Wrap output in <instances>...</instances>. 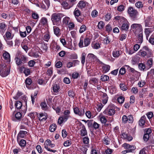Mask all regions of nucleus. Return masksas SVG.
<instances>
[{"instance_id":"nucleus-1","label":"nucleus","mask_w":154,"mask_h":154,"mask_svg":"<svg viewBox=\"0 0 154 154\" xmlns=\"http://www.w3.org/2000/svg\"><path fill=\"white\" fill-rule=\"evenodd\" d=\"M137 54L141 57H146L149 58L152 57V54L149 48L147 46H144L142 49H140L137 53Z\"/></svg>"},{"instance_id":"nucleus-2","label":"nucleus","mask_w":154,"mask_h":154,"mask_svg":"<svg viewBox=\"0 0 154 154\" xmlns=\"http://www.w3.org/2000/svg\"><path fill=\"white\" fill-rule=\"evenodd\" d=\"M62 14L60 13H54L51 16V19L54 25L59 26L61 24V18Z\"/></svg>"},{"instance_id":"nucleus-3","label":"nucleus","mask_w":154,"mask_h":154,"mask_svg":"<svg viewBox=\"0 0 154 154\" xmlns=\"http://www.w3.org/2000/svg\"><path fill=\"white\" fill-rule=\"evenodd\" d=\"M0 75L2 77L7 76L10 73V70L9 67H7L5 64L0 65Z\"/></svg>"},{"instance_id":"nucleus-4","label":"nucleus","mask_w":154,"mask_h":154,"mask_svg":"<svg viewBox=\"0 0 154 154\" xmlns=\"http://www.w3.org/2000/svg\"><path fill=\"white\" fill-rule=\"evenodd\" d=\"M91 41L90 39L88 38H84L83 36H81L80 39V41L79 43V47L82 48L84 47H87L90 44Z\"/></svg>"},{"instance_id":"nucleus-5","label":"nucleus","mask_w":154,"mask_h":154,"mask_svg":"<svg viewBox=\"0 0 154 154\" xmlns=\"http://www.w3.org/2000/svg\"><path fill=\"white\" fill-rule=\"evenodd\" d=\"M131 29L136 34L143 33V27L142 25L138 23H134L131 26Z\"/></svg>"},{"instance_id":"nucleus-6","label":"nucleus","mask_w":154,"mask_h":154,"mask_svg":"<svg viewBox=\"0 0 154 154\" xmlns=\"http://www.w3.org/2000/svg\"><path fill=\"white\" fill-rule=\"evenodd\" d=\"M127 12L129 16L132 18L135 19L139 14L138 11L132 7L130 6L127 9Z\"/></svg>"},{"instance_id":"nucleus-7","label":"nucleus","mask_w":154,"mask_h":154,"mask_svg":"<svg viewBox=\"0 0 154 154\" xmlns=\"http://www.w3.org/2000/svg\"><path fill=\"white\" fill-rule=\"evenodd\" d=\"M103 113L109 116H112L115 113V107L110 105L103 112Z\"/></svg>"},{"instance_id":"nucleus-8","label":"nucleus","mask_w":154,"mask_h":154,"mask_svg":"<svg viewBox=\"0 0 154 154\" xmlns=\"http://www.w3.org/2000/svg\"><path fill=\"white\" fill-rule=\"evenodd\" d=\"M73 14L77 21L81 23L82 19L79 17L81 15L80 11L78 8H76L73 12Z\"/></svg>"},{"instance_id":"nucleus-9","label":"nucleus","mask_w":154,"mask_h":154,"mask_svg":"<svg viewBox=\"0 0 154 154\" xmlns=\"http://www.w3.org/2000/svg\"><path fill=\"white\" fill-rule=\"evenodd\" d=\"M73 111L74 113L79 116H83L85 114V109H84L82 110H80L78 107H75L73 109Z\"/></svg>"},{"instance_id":"nucleus-10","label":"nucleus","mask_w":154,"mask_h":154,"mask_svg":"<svg viewBox=\"0 0 154 154\" xmlns=\"http://www.w3.org/2000/svg\"><path fill=\"white\" fill-rule=\"evenodd\" d=\"M7 25L6 23L3 22L0 23V33L3 35L7 29Z\"/></svg>"},{"instance_id":"nucleus-11","label":"nucleus","mask_w":154,"mask_h":154,"mask_svg":"<svg viewBox=\"0 0 154 154\" xmlns=\"http://www.w3.org/2000/svg\"><path fill=\"white\" fill-rule=\"evenodd\" d=\"M37 116L40 121H45L48 118V115L47 113L45 112L38 114Z\"/></svg>"},{"instance_id":"nucleus-12","label":"nucleus","mask_w":154,"mask_h":154,"mask_svg":"<svg viewBox=\"0 0 154 154\" xmlns=\"http://www.w3.org/2000/svg\"><path fill=\"white\" fill-rule=\"evenodd\" d=\"M124 145L125 149L128 150L130 152H132L135 149V147L133 145H130L127 143H125Z\"/></svg>"},{"instance_id":"nucleus-13","label":"nucleus","mask_w":154,"mask_h":154,"mask_svg":"<svg viewBox=\"0 0 154 154\" xmlns=\"http://www.w3.org/2000/svg\"><path fill=\"white\" fill-rule=\"evenodd\" d=\"M124 21L125 22L122 24L121 29L123 30H127L129 28V23L126 19H124Z\"/></svg>"},{"instance_id":"nucleus-14","label":"nucleus","mask_w":154,"mask_h":154,"mask_svg":"<svg viewBox=\"0 0 154 154\" xmlns=\"http://www.w3.org/2000/svg\"><path fill=\"white\" fill-rule=\"evenodd\" d=\"M153 30L154 29L153 28H146L144 29V32L147 39H148V37L150 33L153 32Z\"/></svg>"},{"instance_id":"nucleus-15","label":"nucleus","mask_w":154,"mask_h":154,"mask_svg":"<svg viewBox=\"0 0 154 154\" xmlns=\"http://www.w3.org/2000/svg\"><path fill=\"white\" fill-rule=\"evenodd\" d=\"M14 35L9 31H7L5 35L3 36L5 40H11L12 39Z\"/></svg>"},{"instance_id":"nucleus-16","label":"nucleus","mask_w":154,"mask_h":154,"mask_svg":"<svg viewBox=\"0 0 154 154\" xmlns=\"http://www.w3.org/2000/svg\"><path fill=\"white\" fill-rule=\"evenodd\" d=\"M70 114V112L69 110H66L64 111L63 116V117L66 119V121L69 118L71 117Z\"/></svg>"},{"instance_id":"nucleus-17","label":"nucleus","mask_w":154,"mask_h":154,"mask_svg":"<svg viewBox=\"0 0 154 154\" xmlns=\"http://www.w3.org/2000/svg\"><path fill=\"white\" fill-rule=\"evenodd\" d=\"M61 5L65 9H69L71 8L69 4L66 1H63Z\"/></svg>"},{"instance_id":"nucleus-18","label":"nucleus","mask_w":154,"mask_h":154,"mask_svg":"<svg viewBox=\"0 0 154 154\" xmlns=\"http://www.w3.org/2000/svg\"><path fill=\"white\" fill-rule=\"evenodd\" d=\"M27 133V132L26 131H20L17 135V139L24 138L26 136Z\"/></svg>"},{"instance_id":"nucleus-19","label":"nucleus","mask_w":154,"mask_h":154,"mask_svg":"<svg viewBox=\"0 0 154 154\" xmlns=\"http://www.w3.org/2000/svg\"><path fill=\"white\" fill-rule=\"evenodd\" d=\"M53 30L54 34L57 37H59L61 35L60 29L57 26L53 27Z\"/></svg>"},{"instance_id":"nucleus-20","label":"nucleus","mask_w":154,"mask_h":154,"mask_svg":"<svg viewBox=\"0 0 154 154\" xmlns=\"http://www.w3.org/2000/svg\"><path fill=\"white\" fill-rule=\"evenodd\" d=\"M146 119V117L144 115L141 117L139 121V125L140 126H143L144 125Z\"/></svg>"},{"instance_id":"nucleus-21","label":"nucleus","mask_w":154,"mask_h":154,"mask_svg":"<svg viewBox=\"0 0 154 154\" xmlns=\"http://www.w3.org/2000/svg\"><path fill=\"white\" fill-rule=\"evenodd\" d=\"M50 38V35L49 32L45 33L43 35L42 38L44 41L48 42Z\"/></svg>"},{"instance_id":"nucleus-22","label":"nucleus","mask_w":154,"mask_h":154,"mask_svg":"<svg viewBox=\"0 0 154 154\" xmlns=\"http://www.w3.org/2000/svg\"><path fill=\"white\" fill-rule=\"evenodd\" d=\"M52 90L54 93H57L60 90V87L59 85L54 84L53 85Z\"/></svg>"},{"instance_id":"nucleus-23","label":"nucleus","mask_w":154,"mask_h":154,"mask_svg":"<svg viewBox=\"0 0 154 154\" xmlns=\"http://www.w3.org/2000/svg\"><path fill=\"white\" fill-rule=\"evenodd\" d=\"M140 58L137 56L132 57L131 60V63L133 65L137 64L139 62Z\"/></svg>"},{"instance_id":"nucleus-24","label":"nucleus","mask_w":154,"mask_h":154,"mask_svg":"<svg viewBox=\"0 0 154 154\" xmlns=\"http://www.w3.org/2000/svg\"><path fill=\"white\" fill-rule=\"evenodd\" d=\"M108 98V97L106 94V93H103L102 97L103 103L104 104H105L107 102Z\"/></svg>"},{"instance_id":"nucleus-25","label":"nucleus","mask_w":154,"mask_h":154,"mask_svg":"<svg viewBox=\"0 0 154 154\" xmlns=\"http://www.w3.org/2000/svg\"><path fill=\"white\" fill-rule=\"evenodd\" d=\"M87 134V132L85 126L83 125L80 131V135L82 136H84Z\"/></svg>"},{"instance_id":"nucleus-26","label":"nucleus","mask_w":154,"mask_h":154,"mask_svg":"<svg viewBox=\"0 0 154 154\" xmlns=\"http://www.w3.org/2000/svg\"><path fill=\"white\" fill-rule=\"evenodd\" d=\"M138 37L137 40V42L141 44L143 41V34L142 33H138L137 34Z\"/></svg>"},{"instance_id":"nucleus-27","label":"nucleus","mask_w":154,"mask_h":154,"mask_svg":"<svg viewBox=\"0 0 154 154\" xmlns=\"http://www.w3.org/2000/svg\"><path fill=\"white\" fill-rule=\"evenodd\" d=\"M78 62V61L77 60H74L72 62H69L67 63L66 67L69 68L72 66H75V63Z\"/></svg>"},{"instance_id":"nucleus-28","label":"nucleus","mask_w":154,"mask_h":154,"mask_svg":"<svg viewBox=\"0 0 154 154\" xmlns=\"http://www.w3.org/2000/svg\"><path fill=\"white\" fill-rule=\"evenodd\" d=\"M86 4H87V3L84 1H81L79 2L77 5L78 7L82 9L85 8Z\"/></svg>"},{"instance_id":"nucleus-29","label":"nucleus","mask_w":154,"mask_h":154,"mask_svg":"<svg viewBox=\"0 0 154 154\" xmlns=\"http://www.w3.org/2000/svg\"><path fill=\"white\" fill-rule=\"evenodd\" d=\"M153 63V59L151 58L149 59L146 61V65L149 68H151L152 67Z\"/></svg>"},{"instance_id":"nucleus-30","label":"nucleus","mask_w":154,"mask_h":154,"mask_svg":"<svg viewBox=\"0 0 154 154\" xmlns=\"http://www.w3.org/2000/svg\"><path fill=\"white\" fill-rule=\"evenodd\" d=\"M101 122L102 123H105L106 122V119L105 117L102 114H100L99 116Z\"/></svg>"},{"instance_id":"nucleus-31","label":"nucleus","mask_w":154,"mask_h":154,"mask_svg":"<svg viewBox=\"0 0 154 154\" xmlns=\"http://www.w3.org/2000/svg\"><path fill=\"white\" fill-rule=\"evenodd\" d=\"M151 19L149 17L146 18L144 21L145 27H149L151 24Z\"/></svg>"},{"instance_id":"nucleus-32","label":"nucleus","mask_w":154,"mask_h":154,"mask_svg":"<svg viewBox=\"0 0 154 154\" xmlns=\"http://www.w3.org/2000/svg\"><path fill=\"white\" fill-rule=\"evenodd\" d=\"M3 57L6 60H8L10 58V55L9 54L5 51H3Z\"/></svg>"},{"instance_id":"nucleus-33","label":"nucleus","mask_w":154,"mask_h":154,"mask_svg":"<svg viewBox=\"0 0 154 154\" xmlns=\"http://www.w3.org/2000/svg\"><path fill=\"white\" fill-rule=\"evenodd\" d=\"M103 71V73H106L109 71L110 69V66L108 65H105L102 67Z\"/></svg>"},{"instance_id":"nucleus-34","label":"nucleus","mask_w":154,"mask_h":154,"mask_svg":"<svg viewBox=\"0 0 154 154\" xmlns=\"http://www.w3.org/2000/svg\"><path fill=\"white\" fill-rule=\"evenodd\" d=\"M109 79V77L107 75H103L100 77V80L103 82H106Z\"/></svg>"},{"instance_id":"nucleus-35","label":"nucleus","mask_w":154,"mask_h":154,"mask_svg":"<svg viewBox=\"0 0 154 154\" xmlns=\"http://www.w3.org/2000/svg\"><path fill=\"white\" fill-rule=\"evenodd\" d=\"M15 105L17 109H20L21 108L22 104L20 101H17L15 103Z\"/></svg>"},{"instance_id":"nucleus-36","label":"nucleus","mask_w":154,"mask_h":154,"mask_svg":"<svg viewBox=\"0 0 154 154\" xmlns=\"http://www.w3.org/2000/svg\"><path fill=\"white\" fill-rule=\"evenodd\" d=\"M70 18L68 17H66L63 20L62 22L63 24L67 25L69 22Z\"/></svg>"},{"instance_id":"nucleus-37","label":"nucleus","mask_w":154,"mask_h":154,"mask_svg":"<svg viewBox=\"0 0 154 154\" xmlns=\"http://www.w3.org/2000/svg\"><path fill=\"white\" fill-rule=\"evenodd\" d=\"M38 91H35L34 94L31 95L32 103L33 104L35 102V99L36 98V96L38 94Z\"/></svg>"},{"instance_id":"nucleus-38","label":"nucleus","mask_w":154,"mask_h":154,"mask_svg":"<svg viewBox=\"0 0 154 154\" xmlns=\"http://www.w3.org/2000/svg\"><path fill=\"white\" fill-rule=\"evenodd\" d=\"M41 23L43 25L46 26L48 25V20L45 17H43L41 20Z\"/></svg>"},{"instance_id":"nucleus-39","label":"nucleus","mask_w":154,"mask_h":154,"mask_svg":"<svg viewBox=\"0 0 154 154\" xmlns=\"http://www.w3.org/2000/svg\"><path fill=\"white\" fill-rule=\"evenodd\" d=\"M56 127V125L55 124H53L50 126L49 130L51 132H53L55 130Z\"/></svg>"},{"instance_id":"nucleus-40","label":"nucleus","mask_w":154,"mask_h":154,"mask_svg":"<svg viewBox=\"0 0 154 154\" xmlns=\"http://www.w3.org/2000/svg\"><path fill=\"white\" fill-rule=\"evenodd\" d=\"M135 5L137 8H143V4L141 1H139L136 2Z\"/></svg>"},{"instance_id":"nucleus-41","label":"nucleus","mask_w":154,"mask_h":154,"mask_svg":"<svg viewBox=\"0 0 154 154\" xmlns=\"http://www.w3.org/2000/svg\"><path fill=\"white\" fill-rule=\"evenodd\" d=\"M138 67L141 71H144L146 68L145 65L143 63H139L138 64Z\"/></svg>"},{"instance_id":"nucleus-42","label":"nucleus","mask_w":154,"mask_h":154,"mask_svg":"<svg viewBox=\"0 0 154 154\" xmlns=\"http://www.w3.org/2000/svg\"><path fill=\"white\" fill-rule=\"evenodd\" d=\"M98 82L97 79L94 78H92L89 80V82L91 84H95Z\"/></svg>"},{"instance_id":"nucleus-43","label":"nucleus","mask_w":154,"mask_h":154,"mask_svg":"<svg viewBox=\"0 0 154 154\" xmlns=\"http://www.w3.org/2000/svg\"><path fill=\"white\" fill-rule=\"evenodd\" d=\"M66 121V119H64V118L63 116H60L58 119L57 122L60 125L62 124L63 122Z\"/></svg>"},{"instance_id":"nucleus-44","label":"nucleus","mask_w":154,"mask_h":154,"mask_svg":"<svg viewBox=\"0 0 154 154\" xmlns=\"http://www.w3.org/2000/svg\"><path fill=\"white\" fill-rule=\"evenodd\" d=\"M113 56L114 57L116 58L118 57L120 54V51H115L113 52L112 53Z\"/></svg>"},{"instance_id":"nucleus-45","label":"nucleus","mask_w":154,"mask_h":154,"mask_svg":"<svg viewBox=\"0 0 154 154\" xmlns=\"http://www.w3.org/2000/svg\"><path fill=\"white\" fill-rule=\"evenodd\" d=\"M32 81L30 79H26L25 81V83L26 86L27 87H28L31 84Z\"/></svg>"},{"instance_id":"nucleus-46","label":"nucleus","mask_w":154,"mask_h":154,"mask_svg":"<svg viewBox=\"0 0 154 154\" xmlns=\"http://www.w3.org/2000/svg\"><path fill=\"white\" fill-rule=\"evenodd\" d=\"M103 143L106 145H109V139L107 137H105L103 139Z\"/></svg>"},{"instance_id":"nucleus-47","label":"nucleus","mask_w":154,"mask_h":154,"mask_svg":"<svg viewBox=\"0 0 154 154\" xmlns=\"http://www.w3.org/2000/svg\"><path fill=\"white\" fill-rule=\"evenodd\" d=\"M92 46L93 48L97 49L100 48V45L99 43H93L92 45Z\"/></svg>"},{"instance_id":"nucleus-48","label":"nucleus","mask_w":154,"mask_h":154,"mask_svg":"<svg viewBox=\"0 0 154 154\" xmlns=\"http://www.w3.org/2000/svg\"><path fill=\"white\" fill-rule=\"evenodd\" d=\"M120 87L121 90L123 91H126L127 89V87L125 84L123 83H121L120 84Z\"/></svg>"},{"instance_id":"nucleus-49","label":"nucleus","mask_w":154,"mask_h":154,"mask_svg":"<svg viewBox=\"0 0 154 154\" xmlns=\"http://www.w3.org/2000/svg\"><path fill=\"white\" fill-rule=\"evenodd\" d=\"M86 26L84 25H82L81 26L79 30V32L80 33H82L84 31H85L86 30Z\"/></svg>"},{"instance_id":"nucleus-50","label":"nucleus","mask_w":154,"mask_h":154,"mask_svg":"<svg viewBox=\"0 0 154 154\" xmlns=\"http://www.w3.org/2000/svg\"><path fill=\"white\" fill-rule=\"evenodd\" d=\"M104 23L102 21L99 22L97 25L98 28L100 29H101L103 28L104 26Z\"/></svg>"},{"instance_id":"nucleus-51","label":"nucleus","mask_w":154,"mask_h":154,"mask_svg":"<svg viewBox=\"0 0 154 154\" xmlns=\"http://www.w3.org/2000/svg\"><path fill=\"white\" fill-rule=\"evenodd\" d=\"M68 95L71 98H74L75 94L72 90H70L68 91Z\"/></svg>"},{"instance_id":"nucleus-52","label":"nucleus","mask_w":154,"mask_h":154,"mask_svg":"<svg viewBox=\"0 0 154 154\" xmlns=\"http://www.w3.org/2000/svg\"><path fill=\"white\" fill-rule=\"evenodd\" d=\"M40 106L43 110H45L47 108V106L45 102H42L40 104Z\"/></svg>"},{"instance_id":"nucleus-53","label":"nucleus","mask_w":154,"mask_h":154,"mask_svg":"<svg viewBox=\"0 0 154 154\" xmlns=\"http://www.w3.org/2000/svg\"><path fill=\"white\" fill-rule=\"evenodd\" d=\"M125 100V98L124 97L121 96L119 97L117 99L118 102L120 103H123Z\"/></svg>"},{"instance_id":"nucleus-54","label":"nucleus","mask_w":154,"mask_h":154,"mask_svg":"<svg viewBox=\"0 0 154 154\" xmlns=\"http://www.w3.org/2000/svg\"><path fill=\"white\" fill-rule=\"evenodd\" d=\"M15 117L17 120H20L22 117V114L20 112H17L15 115Z\"/></svg>"},{"instance_id":"nucleus-55","label":"nucleus","mask_w":154,"mask_h":154,"mask_svg":"<svg viewBox=\"0 0 154 154\" xmlns=\"http://www.w3.org/2000/svg\"><path fill=\"white\" fill-rule=\"evenodd\" d=\"M124 67H122L119 71V73L121 75H124L125 73V69Z\"/></svg>"},{"instance_id":"nucleus-56","label":"nucleus","mask_w":154,"mask_h":154,"mask_svg":"<svg viewBox=\"0 0 154 154\" xmlns=\"http://www.w3.org/2000/svg\"><path fill=\"white\" fill-rule=\"evenodd\" d=\"M26 141L23 139L21 140L19 143L21 147H24L26 145Z\"/></svg>"},{"instance_id":"nucleus-57","label":"nucleus","mask_w":154,"mask_h":154,"mask_svg":"<svg viewBox=\"0 0 154 154\" xmlns=\"http://www.w3.org/2000/svg\"><path fill=\"white\" fill-rule=\"evenodd\" d=\"M41 47L43 50L46 51L48 48V44L45 43H43L42 44Z\"/></svg>"},{"instance_id":"nucleus-58","label":"nucleus","mask_w":154,"mask_h":154,"mask_svg":"<svg viewBox=\"0 0 154 154\" xmlns=\"http://www.w3.org/2000/svg\"><path fill=\"white\" fill-rule=\"evenodd\" d=\"M15 60L16 61V64L18 65H20L22 63V61L21 60L20 57H16L15 58Z\"/></svg>"},{"instance_id":"nucleus-59","label":"nucleus","mask_w":154,"mask_h":154,"mask_svg":"<svg viewBox=\"0 0 154 154\" xmlns=\"http://www.w3.org/2000/svg\"><path fill=\"white\" fill-rule=\"evenodd\" d=\"M79 76V74L77 72H73L72 75V77L74 79L77 78Z\"/></svg>"},{"instance_id":"nucleus-60","label":"nucleus","mask_w":154,"mask_h":154,"mask_svg":"<svg viewBox=\"0 0 154 154\" xmlns=\"http://www.w3.org/2000/svg\"><path fill=\"white\" fill-rule=\"evenodd\" d=\"M85 56L86 54L85 53H82L81 59V62L83 64H84L85 62Z\"/></svg>"},{"instance_id":"nucleus-61","label":"nucleus","mask_w":154,"mask_h":154,"mask_svg":"<svg viewBox=\"0 0 154 154\" xmlns=\"http://www.w3.org/2000/svg\"><path fill=\"white\" fill-rule=\"evenodd\" d=\"M149 41L151 44L154 45V36L152 35L149 38Z\"/></svg>"},{"instance_id":"nucleus-62","label":"nucleus","mask_w":154,"mask_h":154,"mask_svg":"<svg viewBox=\"0 0 154 154\" xmlns=\"http://www.w3.org/2000/svg\"><path fill=\"white\" fill-rule=\"evenodd\" d=\"M23 72L26 76H28L30 74V69L27 68L25 69L23 71Z\"/></svg>"},{"instance_id":"nucleus-63","label":"nucleus","mask_w":154,"mask_h":154,"mask_svg":"<svg viewBox=\"0 0 154 154\" xmlns=\"http://www.w3.org/2000/svg\"><path fill=\"white\" fill-rule=\"evenodd\" d=\"M111 16L110 14L108 13L105 16V20L106 21H108L111 19Z\"/></svg>"},{"instance_id":"nucleus-64","label":"nucleus","mask_w":154,"mask_h":154,"mask_svg":"<svg viewBox=\"0 0 154 154\" xmlns=\"http://www.w3.org/2000/svg\"><path fill=\"white\" fill-rule=\"evenodd\" d=\"M122 120L123 123H126L128 122V116L126 115H123L122 117Z\"/></svg>"}]
</instances>
